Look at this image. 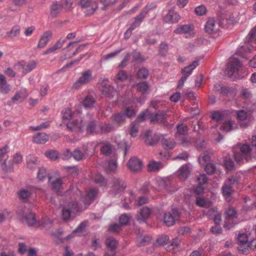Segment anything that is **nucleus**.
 I'll use <instances>...</instances> for the list:
<instances>
[{
  "label": "nucleus",
  "instance_id": "3",
  "mask_svg": "<svg viewBox=\"0 0 256 256\" xmlns=\"http://www.w3.org/2000/svg\"><path fill=\"white\" fill-rule=\"evenodd\" d=\"M92 78V71L90 70L83 72L81 74V76L78 80L74 82L72 88L74 90H78L84 85L88 83Z\"/></svg>",
  "mask_w": 256,
  "mask_h": 256
},
{
  "label": "nucleus",
  "instance_id": "8",
  "mask_svg": "<svg viewBox=\"0 0 256 256\" xmlns=\"http://www.w3.org/2000/svg\"><path fill=\"white\" fill-rule=\"evenodd\" d=\"M226 213L227 216V218L224 222V228H226V230H230L235 224L233 221L237 218V212L234 208L230 206L226 210Z\"/></svg>",
  "mask_w": 256,
  "mask_h": 256
},
{
  "label": "nucleus",
  "instance_id": "62",
  "mask_svg": "<svg viewBox=\"0 0 256 256\" xmlns=\"http://www.w3.org/2000/svg\"><path fill=\"white\" fill-rule=\"evenodd\" d=\"M215 165L212 163H207L205 164V170L208 174H212L216 171Z\"/></svg>",
  "mask_w": 256,
  "mask_h": 256
},
{
  "label": "nucleus",
  "instance_id": "42",
  "mask_svg": "<svg viewBox=\"0 0 256 256\" xmlns=\"http://www.w3.org/2000/svg\"><path fill=\"white\" fill-rule=\"evenodd\" d=\"M137 90L142 94H144L149 89V86L146 82H142L136 84Z\"/></svg>",
  "mask_w": 256,
  "mask_h": 256
},
{
  "label": "nucleus",
  "instance_id": "12",
  "mask_svg": "<svg viewBox=\"0 0 256 256\" xmlns=\"http://www.w3.org/2000/svg\"><path fill=\"white\" fill-rule=\"evenodd\" d=\"M126 186L123 180L119 178H114L112 181L111 192L114 195L123 191Z\"/></svg>",
  "mask_w": 256,
  "mask_h": 256
},
{
  "label": "nucleus",
  "instance_id": "6",
  "mask_svg": "<svg viewBox=\"0 0 256 256\" xmlns=\"http://www.w3.org/2000/svg\"><path fill=\"white\" fill-rule=\"evenodd\" d=\"M242 64L238 59L231 58L229 59L227 64V74L230 78H231L234 74L237 73Z\"/></svg>",
  "mask_w": 256,
  "mask_h": 256
},
{
  "label": "nucleus",
  "instance_id": "16",
  "mask_svg": "<svg viewBox=\"0 0 256 256\" xmlns=\"http://www.w3.org/2000/svg\"><path fill=\"white\" fill-rule=\"evenodd\" d=\"M128 168L133 172H138L141 170L142 166V162L136 158H131L128 162Z\"/></svg>",
  "mask_w": 256,
  "mask_h": 256
},
{
  "label": "nucleus",
  "instance_id": "4",
  "mask_svg": "<svg viewBox=\"0 0 256 256\" xmlns=\"http://www.w3.org/2000/svg\"><path fill=\"white\" fill-rule=\"evenodd\" d=\"M152 8V4H147L146 7L143 8L141 12L134 18V21L130 26V30H134L136 28L139 26L148 12Z\"/></svg>",
  "mask_w": 256,
  "mask_h": 256
},
{
  "label": "nucleus",
  "instance_id": "31",
  "mask_svg": "<svg viewBox=\"0 0 256 256\" xmlns=\"http://www.w3.org/2000/svg\"><path fill=\"white\" fill-rule=\"evenodd\" d=\"M163 167V164L160 162L152 160L149 162L148 166V170L150 172H157Z\"/></svg>",
  "mask_w": 256,
  "mask_h": 256
},
{
  "label": "nucleus",
  "instance_id": "38",
  "mask_svg": "<svg viewBox=\"0 0 256 256\" xmlns=\"http://www.w3.org/2000/svg\"><path fill=\"white\" fill-rule=\"evenodd\" d=\"M157 185L160 190L166 188L169 184L170 181L166 178H160L156 180Z\"/></svg>",
  "mask_w": 256,
  "mask_h": 256
},
{
  "label": "nucleus",
  "instance_id": "29",
  "mask_svg": "<svg viewBox=\"0 0 256 256\" xmlns=\"http://www.w3.org/2000/svg\"><path fill=\"white\" fill-rule=\"evenodd\" d=\"M167 22H170L172 23L178 22L180 19V15L174 10H170L165 17Z\"/></svg>",
  "mask_w": 256,
  "mask_h": 256
},
{
  "label": "nucleus",
  "instance_id": "21",
  "mask_svg": "<svg viewBox=\"0 0 256 256\" xmlns=\"http://www.w3.org/2000/svg\"><path fill=\"white\" fill-rule=\"evenodd\" d=\"M10 90V86L8 84L6 76L0 74V92L3 94H8Z\"/></svg>",
  "mask_w": 256,
  "mask_h": 256
},
{
  "label": "nucleus",
  "instance_id": "55",
  "mask_svg": "<svg viewBox=\"0 0 256 256\" xmlns=\"http://www.w3.org/2000/svg\"><path fill=\"white\" fill-rule=\"evenodd\" d=\"M238 250L242 254H248L251 252V250L248 244H240L238 247Z\"/></svg>",
  "mask_w": 256,
  "mask_h": 256
},
{
  "label": "nucleus",
  "instance_id": "2",
  "mask_svg": "<svg viewBox=\"0 0 256 256\" xmlns=\"http://www.w3.org/2000/svg\"><path fill=\"white\" fill-rule=\"evenodd\" d=\"M251 150L250 145L248 144L242 145L240 148V152L234 153L236 161L240 164L243 162L244 160L248 162L250 156Z\"/></svg>",
  "mask_w": 256,
  "mask_h": 256
},
{
  "label": "nucleus",
  "instance_id": "25",
  "mask_svg": "<svg viewBox=\"0 0 256 256\" xmlns=\"http://www.w3.org/2000/svg\"><path fill=\"white\" fill-rule=\"evenodd\" d=\"M63 8L62 5L59 2L52 3L50 7V15L52 17H56L60 12Z\"/></svg>",
  "mask_w": 256,
  "mask_h": 256
},
{
  "label": "nucleus",
  "instance_id": "50",
  "mask_svg": "<svg viewBox=\"0 0 256 256\" xmlns=\"http://www.w3.org/2000/svg\"><path fill=\"white\" fill-rule=\"evenodd\" d=\"M25 218L29 226H32L36 223V216L33 213H30L26 214Z\"/></svg>",
  "mask_w": 256,
  "mask_h": 256
},
{
  "label": "nucleus",
  "instance_id": "34",
  "mask_svg": "<svg viewBox=\"0 0 256 256\" xmlns=\"http://www.w3.org/2000/svg\"><path fill=\"white\" fill-rule=\"evenodd\" d=\"M106 244L107 248H110V250L115 251L118 242L114 238H109L106 239Z\"/></svg>",
  "mask_w": 256,
  "mask_h": 256
},
{
  "label": "nucleus",
  "instance_id": "11",
  "mask_svg": "<svg viewBox=\"0 0 256 256\" xmlns=\"http://www.w3.org/2000/svg\"><path fill=\"white\" fill-rule=\"evenodd\" d=\"M108 82V78H104L101 83L102 88V92L104 96L108 98H112L115 95L116 93V90L114 87L108 84L107 82Z\"/></svg>",
  "mask_w": 256,
  "mask_h": 256
},
{
  "label": "nucleus",
  "instance_id": "13",
  "mask_svg": "<svg viewBox=\"0 0 256 256\" xmlns=\"http://www.w3.org/2000/svg\"><path fill=\"white\" fill-rule=\"evenodd\" d=\"M143 138L146 144L150 146L155 145L160 140V136L158 134H152L150 130L146 131L144 134Z\"/></svg>",
  "mask_w": 256,
  "mask_h": 256
},
{
  "label": "nucleus",
  "instance_id": "54",
  "mask_svg": "<svg viewBox=\"0 0 256 256\" xmlns=\"http://www.w3.org/2000/svg\"><path fill=\"white\" fill-rule=\"evenodd\" d=\"M45 155L52 160H55L58 158V153L56 150H48L45 152Z\"/></svg>",
  "mask_w": 256,
  "mask_h": 256
},
{
  "label": "nucleus",
  "instance_id": "43",
  "mask_svg": "<svg viewBox=\"0 0 256 256\" xmlns=\"http://www.w3.org/2000/svg\"><path fill=\"white\" fill-rule=\"evenodd\" d=\"M8 146L5 145L3 147L0 148V162L8 159Z\"/></svg>",
  "mask_w": 256,
  "mask_h": 256
},
{
  "label": "nucleus",
  "instance_id": "47",
  "mask_svg": "<svg viewBox=\"0 0 256 256\" xmlns=\"http://www.w3.org/2000/svg\"><path fill=\"white\" fill-rule=\"evenodd\" d=\"M162 144L164 148L168 149L173 148L175 146L174 142L170 139L162 138Z\"/></svg>",
  "mask_w": 256,
  "mask_h": 256
},
{
  "label": "nucleus",
  "instance_id": "58",
  "mask_svg": "<svg viewBox=\"0 0 256 256\" xmlns=\"http://www.w3.org/2000/svg\"><path fill=\"white\" fill-rule=\"evenodd\" d=\"M62 114L64 120H70L72 116L73 113L69 108H66L62 110Z\"/></svg>",
  "mask_w": 256,
  "mask_h": 256
},
{
  "label": "nucleus",
  "instance_id": "26",
  "mask_svg": "<svg viewBox=\"0 0 256 256\" xmlns=\"http://www.w3.org/2000/svg\"><path fill=\"white\" fill-rule=\"evenodd\" d=\"M205 30L206 32L208 34H212V32H216L218 30V28H216V22L213 18H209L205 26Z\"/></svg>",
  "mask_w": 256,
  "mask_h": 256
},
{
  "label": "nucleus",
  "instance_id": "17",
  "mask_svg": "<svg viewBox=\"0 0 256 256\" xmlns=\"http://www.w3.org/2000/svg\"><path fill=\"white\" fill-rule=\"evenodd\" d=\"M125 119V115L122 112L113 114L110 118L112 122L116 126L122 125L124 122Z\"/></svg>",
  "mask_w": 256,
  "mask_h": 256
},
{
  "label": "nucleus",
  "instance_id": "60",
  "mask_svg": "<svg viewBox=\"0 0 256 256\" xmlns=\"http://www.w3.org/2000/svg\"><path fill=\"white\" fill-rule=\"evenodd\" d=\"M72 156L76 160H80L84 158V154L79 149H76L72 152Z\"/></svg>",
  "mask_w": 256,
  "mask_h": 256
},
{
  "label": "nucleus",
  "instance_id": "37",
  "mask_svg": "<svg viewBox=\"0 0 256 256\" xmlns=\"http://www.w3.org/2000/svg\"><path fill=\"white\" fill-rule=\"evenodd\" d=\"M25 92L21 90L18 92L12 98L14 103H20L22 102L26 98Z\"/></svg>",
  "mask_w": 256,
  "mask_h": 256
},
{
  "label": "nucleus",
  "instance_id": "22",
  "mask_svg": "<svg viewBox=\"0 0 256 256\" xmlns=\"http://www.w3.org/2000/svg\"><path fill=\"white\" fill-rule=\"evenodd\" d=\"M151 214L150 210L147 206L144 207L136 216V220L140 222H144L149 218Z\"/></svg>",
  "mask_w": 256,
  "mask_h": 256
},
{
  "label": "nucleus",
  "instance_id": "44",
  "mask_svg": "<svg viewBox=\"0 0 256 256\" xmlns=\"http://www.w3.org/2000/svg\"><path fill=\"white\" fill-rule=\"evenodd\" d=\"M112 150V146L110 144H104L100 148V151L103 154L106 156L110 155Z\"/></svg>",
  "mask_w": 256,
  "mask_h": 256
},
{
  "label": "nucleus",
  "instance_id": "57",
  "mask_svg": "<svg viewBox=\"0 0 256 256\" xmlns=\"http://www.w3.org/2000/svg\"><path fill=\"white\" fill-rule=\"evenodd\" d=\"M234 124V122L229 120L224 122L220 126V129L226 132L230 131L232 129Z\"/></svg>",
  "mask_w": 256,
  "mask_h": 256
},
{
  "label": "nucleus",
  "instance_id": "14",
  "mask_svg": "<svg viewBox=\"0 0 256 256\" xmlns=\"http://www.w3.org/2000/svg\"><path fill=\"white\" fill-rule=\"evenodd\" d=\"M66 127L71 132H82L84 128V124L82 120L80 118L68 122Z\"/></svg>",
  "mask_w": 256,
  "mask_h": 256
},
{
  "label": "nucleus",
  "instance_id": "24",
  "mask_svg": "<svg viewBox=\"0 0 256 256\" xmlns=\"http://www.w3.org/2000/svg\"><path fill=\"white\" fill-rule=\"evenodd\" d=\"M52 34L50 31H46L44 32L38 42V47L39 48H44L52 38Z\"/></svg>",
  "mask_w": 256,
  "mask_h": 256
},
{
  "label": "nucleus",
  "instance_id": "36",
  "mask_svg": "<svg viewBox=\"0 0 256 256\" xmlns=\"http://www.w3.org/2000/svg\"><path fill=\"white\" fill-rule=\"evenodd\" d=\"M2 170L4 172H10L13 169V163L11 160L7 159L0 162Z\"/></svg>",
  "mask_w": 256,
  "mask_h": 256
},
{
  "label": "nucleus",
  "instance_id": "9",
  "mask_svg": "<svg viewBox=\"0 0 256 256\" xmlns=\"http://www.w3.org/2000/svg\"><path fill=\"white\" fill-rule=\"evenodd\" d=\"M80 5L82 8H86L85 14L90 15L98 8V4L94 0H80Z\"/></svg>",
  "mask_w": 256,
  "mask_h": 256
},
{
  "label": "nucleus",
  "instance_id": "10",
  "mask_svg": "<svg viewBox=\"0 0 256 256\" xmlns=\"http://www.w3.org/2000/svg\"><path fill=\"white\" fill-rule=\"evenodd\" d=\"M174 32L176 34H185L186 38H192L195 34L194 26L190 24L179 26L174 30Z\"/></svg>",
  "mask_w": 256,
  "mask_h": 256
},
{
  "label": "nucleus",
  "instance_id": "49",
  "mask_svg": "<svg viewBox=\"0 0 256 256\" xmlns=\"http://www.w3.org/2000/svg\"><path fill=\"white\" fill-rule=\"evenodd\" d=\"M224 113L220 111H213L212 112L211 118L216 121H219L224 119Z\"/></svg>",
  "mask_w": 256,
  "mask_h": 256
},
{
  "label": "nucleus",
  "instance_id": "1",
  "mask_svg": "<svg viewBox=\"0 0 256 256\" xmlns=\"http://www.w3.org/2000/svg\"><path fill=\"white\" fill-rule=\"evenodd\" d=\"M82 192L78 189H76L73 194L72 201L64 206L62 210V218L64 222H68L75 217L76 213L81 210L78 204L75 200L81 198Z\"/></svg>",
  "mask_w": 256,
  "mask_h": 256
},
{
  "label": "nucleus",
  "instance_id": "15",
  "mask_svg": "<svg viewBox=\"0 0 256 256\" xmlns=\"http://www.w3.org/2000/svg\"><path fill=\"white\" fill-rule=\"evenodd\" d=\"M168 116L164 111H159L158 113L152 115L150 117L151 122L164 124L167 122Z\"/></svg>",
  "mask_w": 256,
  "mask_h": 256
},
{
  "label": "nucleus",
  "instance_id": "19",
  "mask_svg": "<svg viewBox=\"0 0 256 256\" xmlns=\"http://www.w3.org/2000/svg\"><path fill=\"white\" fill-rule=\"evenodd\" d=\"M199 61L195 60L191 64L182 68L181 70L182 76L187 78L192 74V70L198 65Z\"/></svg>",
  "mask_w": 256,
  "mask_h": 256
},
{
  "label": "nucleus",
  "instance_id": "39",
  "mask_svg": "<svg viewBox=\"0 0 256 256\" xmlns=\"http://www.w3.org/2000/svg\"><path fill=\"white\" fill-rule=\"evenodd\" d=\"M32 194L30 190L22 189L18 192V196L20 199L26 200L30 198Z\"/></svg>",
  "mask_w": 256,
  "mask_h": 256
},
{
  "label": "nucleus",
  "instance_id": "18",
  "mask_svg": "<svg viewBox=\"0 0 256 256\" xmlns=\"http://www.w3.org/2000/svg\"><path fill=\"white\" fill-rule=\"evenodd\" d=\"M98 191L94 188L90 189L86 192L84 198H82V200L86 204H90L97 196Z\"/></svg>",
  "mask_w": 256,
  "mask_h": 256
},
{
  "label": "nucleus",
  "instance_id": "56",
  "mask_svg": "<svg viewBox=\"0 0 256 256\" xmlns=\"http://www.w3.org/2000/svg\"><path fill=\"white\" fill-rule=\"evenodd\" d=\"M195 146L196 149L198 150H202L206 148V142L201 138H198L196 140Z\"/></svg>",
  "mask_w": 256,
  "mask_h": 256
},
{
  "label": "nucleus",
  "instance_id": "64",
  "mask_svg": "<svg viewBox=\"0 0 256 256\" xmlns=\"http://www.w3.org/2000/svg\"><path fill=\"white\" fill-rule=\"evenodd\" d=\"M128 76L126 72L124 70H120L116 75V78L120 81H124L127 80Z\"/></svg>",
  "mask_w": 256,
  "mask_h": 256
},
{
  "label": "nucleus",
  "instance_id": "63",
  "mask_svg": "<svg viewBox=\"0 0 256 256\" xmlns=\"http://www.w3.org/2000/svg\"><path fill=\"white\" fill-rule=\"evenodd\" d=\"M137 74L140 78L145 79L148 75V70L144 68H142L138 70Z\"/></svg>",
  "mask_w": 256,
  "mask_h": 256
},
{
  "label": "nucleus",
  "instance_id": "7",
  "mask_svg": "<svg viewBox=\"0 0 256 256\" xmlns=\"http://www.w3.org/2000/svg\"><path fill=\"white\" fill-rule=\"evenodd\" d=\"M36 65L37 63L32 60L28 62H18L14 66L16 69L21 70L23 75H26L34 70Z\"/></svg>",
  "mask_w": 256,
  "mask_h": 256
},
{
  "label": "nucleus",
  "instance_id": "53",
  "mask_svg": "<svg viewBox=\"0 0 256 256\" xmlns=\"http://www.w3.org/2000/svg\"><path fill=\"white\" fill-rule=\"evenodd\" d=\"M168 44L165 42H162L159 46V52L162 56H165L168 52Z\"/></svg>",
  "mask_w": 256,
  "mask_h": 256
},
{
  "label": "nucleus",
  "instance_id": "48",
  "mask_svg": "<svg viewBox=\"0 0 256 256\" xmlns=\"http://www.w3.org/2000/svg\"><path fill=\"white\" fill-rule=\"evenodd\" d=\"M52 189L58 192L62 188V182L61 178H56L52 183Z\"/></svg>",
  "mask_w": 256,
  "mask_h": 256
},
{
  "label": "nucleus",
  "instance_id": "35",
  "mask_svg": "<svg viewBox=\"0 0 256 256\" xmlns=\"http://www.w3.org/2000/svg\"><path fill=\"white\" fill-rule=\"evenodd\" d=\"M118 166V164L116 162V159L114 158L110 160L108 162V166H106V172H114Z\"/></svg>",
  "mask_w": 256,
  "mask_h": 256
},
{
  "label": "nucleus",
  "instance_id": "32",
  "mask_svg": "<svg viewBox=\"0 0 256 256\" xmlns=\"http://www.w3.org/2000/svg\"><path fill=\"white\" fill-rule=\"evenodd\" d=\"M212 152L210 150L205 151L204 154L198 157V162L201 165L204 166L210 159V154Z\"/></svg>",
  "mask_w": 256,
  "mask_h": 256
},
{
  "label": "nucleus",
  "instance_id": "40",
  "mask_svg": "<svg viewBox=\"0 0 256 256\" xmlns=\"http://www.w3.org/2000/svg\"><path fill=\"white\" fill-rule=\"evenodd\" d=\"M20 26H15L12 28L10 31L6 32V35L9 38H14L20 35Z\"/></svg>",
  "mask_w": 256,
  "mask_h": 256
},
{
  "label": "nucleus",
  "instance_id": "5",
  "mask_svg": "<svg viewBox=\"0 0 256 256\" xmlns=\"http://www.w3.org/2000/svg\"><path fill=\"white\" fill-rule=\"evenodd\" d=\"M180 217V212L177 209L174 208L171 212L164 214V221L167 226H173L176 220H178Z\"/></svg>",
  "mask_w": 256,
  "mask_h": 256
},
{
  "label": "nucleus",
  "instance_id": "20",
  "mask_svg": "<svg viewBox=\"0 0 256 256\" xmlns=\"http://www.w3.org/2000/svg\"><path fill=\"white\" fill-rule=\"evenodd\" d=\"M88 224L87 221H84L82 222L77 228L70 234L67 236V239H69L75 236H82L84 235V232Z\"/></svg>",
  "mask_w": 256,
  "mask_h": 256
},
{
  "label": "nucleus",
  "instance_id": "23",
  "mask_svg": "<svg viewBox=\"0 0 256 256\" xmlns=\"http://www.w3.org/2000/svg\"><path fill=\"white\" fill-rule=\"evenodd\" d=\"M190 172V168L189 166L184 164L178 171V174L180 179L184 180L188 176Z\"/></svg>",
  "mask_w": 256,
  "mask_h": 256
},
{
  "label": "nucleus",
  "instance_id": "41",
  "mask_svg": "<svg viewBox=\"0 0 256 256\" xmlns=\"http://www.w3.org/2000/svg\"><path fill=\"white\" fill-rule=\"evenodd\" d=\"M222 190L223 196L226 198L230 197L233 192L232 187L226 183L222 186Z\"/></svg>",
  "mask_w": 256,
  "mask_h": 256
},
{
  "label": "nucleus",
  "instance_id": "52",
  "mask_svg": "<svg viewBox=\"0 0 256 256\" xmlns=\"http://www.w3.org/2000/svg\"><path fill=\"white\" fill-rule=\"evenodd\" d=\"M214 88L216 91L220 93L226 94L228 92L229 88L228 87L223 86L220 84H216L214 86Z\"/></svg>",
  "mask_w": 256,
  "mask_h": 256
},
{
  "label": "nucleus",
  "instance_id": "27",
  "mask_svg": "<svg viewBox=\"0 0 256 256\" xmlns=\"http://www.w3.org/2000/svg\"><path fill=\"white\" fill-rule=\"evenodd\" d=\"M48 140V136L44 132H38L33 136V141L39 144H44Z\"/></svg>",
  "mask_w": 256,
  "mask_h": 256
},
{
  "label": "nucleus",
  "instance_id": "61",
  "mask_svg": "<svg viewBox=\"0 0 256 256\" xmlns=\"http://www.w3.org/2000/svg\"><path fill=\"white\" fill-rule=\"evenodd\" d=\"M180 242H181V240L179 238L176 237V238H174L172 240L170 245L166 247V250L167 251H171L172 250L170 248L171 246H173L174 248H178Z\"/></svg>",
  "mask_w": 256,
  "mask_h": 256
},
{
  "label": "nucleus",
  "instance_id": "28",
  "mask_svg": "<svg viewBox=\"0 0 256 256\" xmlns=\"http://www.w3.org/2000/svg\"><path fill=\"white\" fill-rule=\"evenodd\" d=\"M66 40L64 39L60 38L54 45L44 51V54H47L54 52L56 50L62 48Z\"/></svg>",
  "mask_w": 256,
  "mask_h": 256
},
{
  "label": "nucleus",
  "instance_id": "51",
  "mask_svg": "<svg viewBox=\"0 0 256 256\" xmlns=\"http://www.w3.org/2000/svg\"><path fill=\"white\" fill-rule=\"evenodd\" d=\"M96 126V122L94 120H92L90 121L87 125L86 126V132L90 134H96V132L95 130Z\"/></svg>",
  "mask_w": 256,
  "mask_h": 256
},
{
  "label": "nucleus",
  "instance_id": "30",
  "mask_svg": "<svg viewBox=\"0 0 256 256\" xmlns=\"http://www.w3.org/2000/svg\"><path fill=\"white\" fill-rule=\"evenodd\" d=\"M95 98L91 96H86L82 101V104L86 108H92L96 103Z\"/></svg>",
  "mask_w": 256,
  "mask_h": 256
},
{
  "label": "nucleus",
  "instance_id": "45",
  "mask_svg": "<svg viewBox=\"0 0 256 256\" xmlns=\"http://www.w3.org/2000/svg\"><path fill=\"white\" fill-rule=\"evenodd\" d=\"M169 236L167 235H162L158 237L156 239V244L158 246L166 245L169 241Z\"/></svg>",
  "mask_w": 256,
  "mask_h": 256
},
{
  "label": "nucleus",
  "instance_id": "59",
  "mask_svg": "<svg viewBox=\"0 0 256 256\" xmlns=\"http://www.w3.org/2000/svg\"><path fill=\"white\" fill-rule=\"evenodd\" d=\"M224 165L228 170H234V163L230 158H226L224 162Z\"/></svg>",
  "mask_w": 256,
  "mask_h": 256
},
{
  "label": "nucleus",
  "instance_id": "46",
  "mask_svg": "<svg viewBox=\"0 0 256 256\" xmlns=\"http://www.w3.org/2000/svg\"><path fill=\"white\" fill-rule=\"evenodd\" d=\"M214 214V221L216 224H220L222 221V216H221V214L218 212H215L214 209H211L208 210V214Z\"/></svg>",
  "mask_w": 256,
  "mask_h": 256
},
{
  "label": "nucleus",
  "instance_id": "33",
  "mask_svg": "<svg viewBox=\"0 0 256 256\" xmlns=\"http://www.w3.org/2000/svg\"><path fill=\"white\" fill-rule=\"evenodd\" d=\"M28 167L30 169L35 168L38 164L37 158L33 155H29L26 158Z\"/></svg>",
  "mask_w": 256,
  "mask_h": 256
}]
</instances>
